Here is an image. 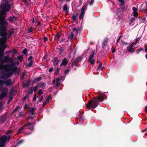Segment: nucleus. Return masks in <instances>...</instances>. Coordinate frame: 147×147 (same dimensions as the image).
Segmentation results:
<instances>
[{
	"label": "nucleus",
	"instance_id": "nucleus-61",
	"mask_svg": "<svg viewBox=\"0 0 147 147\" xmlns=\"http://www.w3.org/2000/svg\"><path fill=\"white\" fill-rule=\"evenodd\" d=\"M18 108V107H16V109H15V111H17V110Z\"/></svg>",
	"mask_w": 147,
	"mask_h": 147
},
{
	"label": "nucleus",
	"instance_id": "nucleus-6",
	"mask_svg": "<svg viewBox=\"0 0 147 147\" xmlns=\"http://www.w3.org/2000/svg\"><path fill=\"white\" fill-rule=\"evenodd\" d=\"M35 109L33 108H30L28 112V114H29V117H28V119H32L34 117V112L35 111Z\"/></svg>",
	"mask_w": 147,
	"mask_h": 147
},
{
	"label": "nucleus",
	"instance_id": "nucleus-2",
	"mask_svg": "<svg viewBox=\"0 0 147 147\" xmlns=\"http://www.w3.org/2000/svg\"><path fill=\"white\" fill-rule=\"evenodd\" d=\"M103 97L102 96H100L97 98L90 100L86 105L87 107L90 109L91 108L92 109L95 108L98 105V101L101 102Z\"/></svg>",
	"mask_w": 147,
	"mask_h": 147
},
{
	"label": "nucleus",
	"instance_id": "nucleus-25",
	"mask_svg": "<svg viewBox=\"0 0 147 147\" xmlns=\"http://www.w3.org/2000/svg\"><path fill=\"white\" fill-rule=\"evenodd\" d=\"M24 129V127H22L20 128L18 131V133H20L22 132L23 131Z\"/></svg>",
	"mask_w": 147,
	"mask_h": 147
},
{
	"label": "nucleus",
	"instance_id": "nucleus-59",
	"mask_svg": "<svg viewBox=\"0 0 147 147\" xmlns=\"http://www.w3.org/2000/svg\"><path fill=\"white\" fill-rule=\"evenodd\" d=\"M55 82V80H53V83H54Z\"/></svg>",
	"mask_w": 147,
	"mask_h": 147
},
{
	"label": "nucleus",
	"instance_id": "nucleus-7",
	"mask_svg": "<svg viewBox=\"0 0 147 147\" xmlns=\"http://www.w3.org/2000/svg\"><path fill=\"white\" fill-rule=\"evenodd\" d=\"M87 9V6L86 5L83 6L81 9V14L79 17L80 19H82L85 13V11Z\"/></svg>",
	"mask_w": 147,
	"mask_h": 147
},
{
	"label": "nucleus",
	"instance_id": "nucleus-62",
	"mask_svg": "<svg viewBox=\"0 0 147 147\" xmlns=\"http://www.w3.org/2000/svg\"><path fill=\"white\" fill-rule=\"evenodd\" d=\"M102 65V64H99V67H100Z\"/></svg>",
	"mask_w": 147,
	"mask_h": 147
},
{
	"label": "nucleus",
	"instance_id": "nucleus-36",
	"mask_svg": "<svg viewBox=\"0 0 147 147\" xmlns=\"http://www.w3.org/2000/svg\"><path fill=\"white\" fill-rule=\"evenodd\" d=\"M48 40V39L46 37H44V42H45L46 41H47Z\"/></svg>",
	"mask_w": 147,
	"mask_h": 147
},
{
	"label": "nucleus",
	"instance_id": "nucleus-53",
	"mask_svg": "<svg viewBox=\"0 0 147 147\" xmlns=\"http://www.w3.org/2000/svg\"><path fill=\"white\" fill-rule=\"evenodd\" d=\"M35 20H34V18H33V20H32V23H35Z\"/></svg>",
	"mask_w": 147,
	"mask_h": 147
},
{
	"label": "nucleus",
	"instance_id": "nucleus-42",
	"mask_svg": "<svg viewBox=\"0 0 147 147\" xmlns=\"http://www.w3.org/2000/svg\"><path fill=\"white\" fill-rule=\"evenodd\" d=\"M38 88V86H35L34 87V92H35L36 91Z\"/></svg>",
	"mask_w": 147,
	"mask_h": 147
},
{
	"label": "nucleus",
	"instance_id": "nucleus-21",
	"mask_svg": "<svg viewBox=\"0 0 147 147\" xmlns=\"http://www.w3.org/2000/svg\"><path fill=\"white\" fill-rule=\"evenodd\" d=\"M120 3L119 5L120 6H122L125 3V1L124 0H117Z\"/></svg>",
	"mask_w": 147,
	"mask_h": 147
},
{
	"label": "nucleus",
	"instance_id": "nucleus-17",
	"mask_svg": "<svg viewBox=\"0 0 147 147\" xmlns=\"http://www.w3.org/2000/svg\"><path fill=\"white\" fill-rule=\"evenodd\" d=\"M53 62L54 65H55L58 63L59 62V60L57 58H55L53 59Z\"/></svg>",
	"mask_w": 147,
	"mask_h": 147
},
{
	"label": "nucleus",
	"instance_id": "nucleus-60",
	"mask_svg": "<svg viewBox=\"0 0 147 147\" xmlns=\"http://www.w3.org/2000/svg\"><path fill=\"white\" fill-rule=\"evenodd\" d=\"M146 59H147V54H146Z\"/></svg>",
	"mask_w": 147,
	"mask_h": 147
},
{
	"label": "nucleus",
	"instance_id": "nucleus-48",
	"mask_svg": "<svg viewBox=\"0 0 147 147\" xmlns=\"http://www.w3.org/2000/svg\"><path fill=\"white\" fill-rule=\"evenodd\" d=\"M29 31L30 32H31L32 31V30L31 27L29 28Z\"/></svg>",
	"mask_w": 147,
	"mask_h": 147
},
{
	"label": "nucleus",
	"instance_id": "nucleus-23",
	"mask_svg": "<svg viewBox=\"0 0 147 147\" xmlns=\"http://www.w3.org/2000/svg\"><path fill=\"white\" fill-rule=\"evenodd\" d=\"M78 28H77L74 27L73 28V31L74 32H75L77 34L78 33Z\"/></svg>",
	"mask_w": 147,
	"mask_h": 147
},
{
	"label": "nucleus",
	"instance_id": "nucleus-24",
	"mask_svg": "<svg viewBox=\"0 0 147 147\" xmlns=\"http://www.w3.org/2000/svg\"><path fill=\"white\" fill-rule=\"evenodd\" d=\"M17 59L18 61H19L20 62H22L23 60V57L22 55H20L17 57Z\"/></svg>",
	"mask_w": 147,
	"mask_h": 147
},
{
	"label": "nucleus",
	"instance_id": "nucleus-30",
	"mask_svg": "<svg viewBox=\"0 0 147 147\" xmlns=\"http://www.w3.org/2000/svg\"><path fill=\"white\" fill-rule=\"evenodd\" d=\"M42 93V90H40L38 91V94L39 95H41Z\"/></svg>",
	"mask_w": 147,
	"mask_h": 147
},
{
	"label": "nucleus",
	"instance_id": "nucleus-57",
	"mask_svg": "<svg viewBox=\"0 0 147 147\" xmlns=\"http://www.w3.org/2000/svg\"><path fill=\"white\" fill-rule=\"evenodd\" d=\"M25 72H23L22 74V75L24 76L25 75Z\"/></svg>",
	"mask_w": 147,
	"mask_h": 147
},
{
	"label": "nucleus",
	"instance_id": "nucleus-56",
	"mask_svg": "<svg viewBox=\"0 0 147 147\" xmlns=\"http://www.w3.org/2000/svg\"><path fill=\"white\" fill-rule=\"evenodd\" d=\"M115 51V49H113L112 50V52L113 53H114Z\"/></svg>",
	"mask_w": 147,
	"mask_h": 147
},
{
	"label": "nucleus",
	"instance_id": "nucleus-43",
	"mask_svg": "<svg viewBox=\"0 0 147 147\" xmlns=\"http://www.w3.org/2000/svg\"><path fill=\"white\" fill-rule=\"evenodd\" d=\"M23 142V140H21L18 142L17 144L18 145L20 144H21V143H22Z\"/></svg>",
	"mask_w": 147,
	"mask_h": 147
},
{
	"label": "nucleus",
	"instance_id": "nucleus-15",
	"mask_svg": "<svg viewBox=\"0 0 147 147\" xmlns=\"http://www.w3.org/2000/svg\"><path fill=\"white\" fill-rule=\"evenodd\" d=\"M132 9L133 11L134 16L136 17H137L138 16L137 9L135 7H133Z\"/></svg>",
	"mask_w": 147,
	"mask_h": 147
},
{
	"label": "nucleus",
	"instance_id": "nucleus-35",
	"mask_svg": "<svg viewBox=\"0 0 147 147\" xmlns=\"http://www.w3.org/2000/svg\"><path fill=\"white\" fill-rule=\"evenodd\" d=\"M43 98V96H41V97L38 100V102H41L42 101Z\"/></svg>",
	"mask_w": 147,
	"mask_h": 147
},
{
	"label": "nucleus",
	"instance_id": "nucleus-52",
	"mask_svg": "<svg viewBox=\"0 0 147 147\" xmlns=\"http://www.w3.org/2000/svg\"><path fill=\"white\" fill-rule=\"evenodd\" d=\"M24 76L22 75V76H21V79L22 80H23L24 78Z\"/></svg>",
	"mask_w": 147,
	"mask_h": 147
},
{
	"label": "nucleus",
	"instance_id": "nucleus-51",
	"mask_svg": "<svg viewBox=\"0 0 147 147\" xmlns=\"http://www.w3.org/2000/svg\"><path fill=\"white\" fill-rule=\"evenodd\" d=\"M22 113H20L19 114V116H22Z\"/></svg>",
	"mask_w": 147,
	"mask_h": 147
},
{
	"label": "nucleus",
	"instance_id": "nucleus-46",
	"mask_svg": "<svg viewBox=\"0 0 147 147\" xmlns=\"http://www.w3.org/2000/svg\"><path fill=\"white\" fill-rule=\"evenodd\" d=\"M32 59V57L31 56H30L29 58L28 59V61H30Z\"/></svg>",
	"mask_w": 147,
	"mask_h": 147
},
{
	"label": "nucleus",
	"instance_id": "nucleus-11",
	"mask_svg": "<svg viewBox=\"0 0 147 147\" xmlns=\"http://www.w3.org/2000/svg\"><path fill=\"white\" fill-rule=\"evenodd\" d=\"M68 62V60L66 58H65L63 59L62 62V63L60 65L61 67L62 65L65 66L66 65Z\"/></svg>",
	"mask_w": 147,
	"mask_h": 147
},
{
	"label": "nucleus",
	"instance_id": "nucleus-58",
	"mask_svg": "<svg viewBox=\"0 0 147 147\" xmlns=\"http://www.w3.org/2000/svg\"><path fill=\"white\" fill-rule=\"evenodd\" d=\"M145 52H147V47L145 49Z\"/></svg>",
	"mask_w": 147,
	"mask_h": 147
},
{
	"label": "nucleus",
	"instance_id": "nucleus-19",
	"mask_svg": "<svg viewBox=\"0 0 147 147\" xmlns=\"http://www.w3.org/2000/svg\"><path fill=\"white\" fill-rule=\"evenodd\" d=\"M108 40V39L107 38H105V39L104 40L102 43V46L103 47H104L107 44Z\"/></svg>",
	"mask_w": 147,
	"mask_h": 147
},
{
	"label": "nucleus",
	"instance_id": "nucleus-41",
	"mask_svg": "<svg viewBox=\"0 0 147 147\" xmlns=\"http://www.w3.org/2000/svg\"><path fill=\"white\" fill-rule=\"evenodd\" d=\"M36 98V94H35L34 95V97L33 98V100H34L35 101Z\"/></svg>",
	"mask_w": 147,
	"mask_h": 147
},
{
	"label": "nucleus",
	"instance_id": "nucleus-3",
	"mask_svg": "<svg viewBox=\"0 0 147 147\" xmlns=\"http://www.w3.org/2000/svg\"><path fill=\"white\" fill-rule=\"evenodd\" d=\"M7 73L4 74L3 75L1 76L0 77L3 76ZM9 77H4V78L1 79L0 78V91L1 92L2 88H4L3 86V85L5 84L6 86H10L13 85V82L10 79H9L7 80H5L6 78H8ZM5 88H6L8 90V89H7L6 87Z\"/></svg>",
	"mask_w": 147,
	"mask_h": 147
},
{
	"label": "nucleus",
	"instance_id": "nucleus-14",
	"mask_svg": "<svg viewBox=\"0 0 147 147\" xmlns=\"http://www.w3.org/2000/svg\"><path fill=\"white\" fill-rule=\"evenodd\" d=\"M62 77H61L57 78L56 80V86L57 87H59L60 86L61 83V81L62 80Z\"/></svg>",
	"mask_w": 147,
	"mask_h": 147
},
{
	"label": "nucleus",
	"instance_id": "nucleus-10",
	"mask_svg": "<svg viewBox=\"0 0 147 147\" xmlns=\"http://www.w3.org/2000/svg\"><path fill=\"white\" fill-rule=\"evenodd\" d=\"M95 53V51H94L90 55L89 57V62L91 64L93 63L94 62V60L92 59Z\"/></svg>",
	"mask_w": 147,
	"mask_h": 147
},
{
	"label": "nucleus",
	"instance_id": "nucleus-1",
	"mask_svg": "<svg viewBox=\"0 0 147 147\" xmlns=\"http://www.w3.org/2000/svg\"><path fill=\"white\" fill-rule=\"evenodd\" d=\"M3 3L0 5V8L2 9L0 11V36L2 37L0 38V63L9 62V64L3 65L0 64V70H1L0 74L5 72H7V74L0 77V78L3 79L4 77H11L13 73L17 70V65L18 62L14 61L15 59L9 58V53L11 52V50L6 52L7 55L4 57V51L6 47L5 45L7 41L6 33L7 27L8 26V23L5 20V15L6 12L9 11L10 9V5L8 4V0H3Z\"/></svg>",
	"mask_w": 147,
	"mask_h": 147
},
{
	"label": "nucleus",
	"instance_id": "nucleus-40",
	"mask_svg": "<svg viewBox=\"0 0 147 147\" xmlns=\"http://www.w3.org/2000/svg\"><path fill=\"white\" fill-rule=\"evenodd\" d=\"M61 35L60 34H57V37L59 38H60Z\"/></svg>",
	"mask_w": 147,
	"mask_h": 147
},
{
	"label": "nucleus",
	"instance_id": "nucleus-18",
	"mask_svg": "<svg viewBox=\"0 0 147 147\" xmlns=\"http://www.w3.org/2000/svg\"><path fill=\"white\" fill-rule=\"evenodd\" d=\"M74 37V34L72 32H70L68 35L69 38L71 40V41L72 40L73 38Z\"/></svg>",
	"mask_w": 147,
	"mask_h": 147
},
{
	"label": "nucleus",
	"instance_id": "nucleus-5",
	"mask_svg": "<svg viewBox=\"0 0 147 147\" xmlns=\"http://www.w3.org/2000/svg\"><path fill=\"white\" fill-rule=\"evenodd\" d=\"M8 90L6 88H2L0 94V100H2L6 96Z\"/></svg>",
	"mask_w": 147,
	"mask_h": 147
},
{
	"label": "nucleus",
	"instance_id": "nucleus-49",
	"mask_svg": "<svg viewBox=\"0 0 147 147\" xmlns=\"http://www.w3.org/2000/svg\"><path fill=\"white\" fill-rule=\"evenodd\" d=\"M120 40V39L119 38H118V39L117 40V43H116V44L117 45V43Z\"/></svg>",
	"mask_w": 147,
	"mask_h": 147
},
{
	"label": "nucleus",
	"instance_id": "nucleus-16",
	"mask_svg": "<svg viewBox=\"0 0 147 147\" xmlns=\"http://www.w3.org/2000/svg\"><path fill=\"white\" fill-rule=\"evenodd\" d=\"M38 86L39 87L43 88L45 87L46 84L44 83L40 82L38 84Z\"/></svg>",
	"mask_w": 147,
	"mask_h": 147
},
{
	"label": "nucleus",
	"instance_id": "nucleus-63",
	"mask_svg": "<svg viewBox=\"0 0 147 147\" xmlns=\"http://www.w3.org/2000/svg\"><path fill=\"white\" fill-rule=\"evenodd\" d=\"M121 36H119V38L120 39V38H121Z\"/></svg>",
	"mask_w": 147,
	"mask_h": 147
},
{
	"label": "nucleus",
	"instance_id": "nucleus-27",
	"mask_svg": "<svg viewBox=\"0 0 147 147\" xmlns=\"http://www.w3.org/2000/svg\"><path fill=\"white\" fill-rule=\"evenodd\" d=\"M140 38H141L140 37H138L136 38V40L135 42H134V44L135 45L138 42L140 41Z\"/></svg>",
	"mask_w": 147,
	"mask_h": 147
},
{
	"label": "nucleus",
	"instance_id": "nucleus-54",
	"mask_svg": "<svg viewBox=\"0 0 147 147\" xmlns=\"http://www.w3.org/2000/svg\"><path fill=\"white\" fill-rule=\"evenodd\" d=\"M145 110L146 112H147V106L145 107Z\"/></svg>",
	"mask_w": 147,
	"mask_h": 147
},
{
	"label": "nucleus",
	"instance_id": "nucleus-44",
	"mask_svg": "<svg viewBox=\"0 0 147 147\" xmlns=\"http://www.w3.org/2000/svg\"><path fill=\"white\" fill-rule=\"evenodd\" d=\"M127 7L124 6H123L122 8V9L123 11H125Z\"/></svg>",
	"mask_w": 147,
	"mask_h": 147
},
{
	"label": "nucleus",
	"instance_id": "nucleus-45",
	"mask_svg": "<svg viewBox=\"0 0 147 147\" xmlns=\"http://www.w3.org/2000/svg\"><path fill=\"white\" fill-rule=\"evenodd\" d=\"M11 100H12L11 98H9V100L8 101V102H7V103L9 104L10 102H11Z\"/></svg>",
	"mask_w": 147,
	"mask_h": 147
},
{
	"label": "nucleus",
	"instance_id": "nucleus-22",
	"mask_svg": "<svg viewBox=\"0 0 147 147\" xmlns=\"http://www.w3.org/2000/svg\"><path fill=\"white\" fill-rule=\"evenodd\" d=\"M63 11H65L66 13L68 12V11L67 9V5L66 4L64 5L63 7Z\"/></svg>",
	"mask_w": 147,
	"mask_h": 147
},
{
	"label": "nucleus",
	"instance_id": "nucleus-55",
	"mask_svg": "<svg viewBox=\"0 0 147 147\" xmlns=\"http://www.w3.org/2000/svg\"><path fill=\"white\" fill-rule=\"evenodd\" d=\"M41 22L40 21H38V24L37 25V26H38V25H39L40 24Z\"/></svg>",
	"mask_w": 147,
	"mask_h": 147
},
{
	"label": "nucleus",
	"instance_id": "nucleus-50",
	"mask_svg": "<svg viewBox=\"0 0 147 147\" xmlns=\"http://www.w3.org/2000/svg\"><path fill=\"white\" fill-rule=\"evenodd\" d=\"M2 106V104H1V102H0V110H1V109Z\"/></svg>",
	"mask_w": 147,
	"mask_h": 147
},
{
	"label": "nucleus",
	"instance_id": "nucleus-31",
	"mask_svg": "<svg viewBox=\"0 0 147 147\" xmlns=\"http://www.w3.org/2000/svg\"><path fill=\"white\" fill-rule=\"evenodd\" d=\"M94 2V0H91L89 2V5H92Z\"/></svg>",
	"mask_w": 147,
	"mask_h": 147
},
{
	"label": "nucleus",
	"instance_id": "nucleus-20",
	"mask_svg": "<svg viewBox=\"0 0 147 147\" xmlns=\"http://www.w3.org/2000/svg\"><path fill=\"white\" fill-rule=\"evenodd\" d=\"M78 14L76 13H75L73 14L72 16V18L73 20L74 21L76 20L77 18Z\"/></svg>",
	"mask_w": 147,
	"mask_h": 147
},
{
	"label": "nucleus",
	"instance_id": "nucleus-29",
	"mask_svg": "<svg viewBox=\"0 0 147 147\" xmlns=\"http://www.w3.org/2000/svg\"><path fill=\"white\" fill-rule=\"evenodd\" d=\"M135 19L136 18H131L130 20V22L129 23L130 24H131L133 22V21L135 20Z\"/></svg>",
	"mask_w": 147,
	"mask_h": 147
},
{
	"label": "nucleus",
	"instance_id": "nucleus-47",
	"mask_svg": "<svg viewBox=\"0 0 147 147\" xmlns=\"http://www.w3.org/2000/svg\"><path fill=\"white\" fill-rule=\"evenodd\" d=\"M53 71V68H50L49 70V72H51Z\"/></svg>",
	"mask_w": 147,
	"mask_h": 147
},
{
	"label": "nucleus",
	"instance_id": "nucleus-33",
	"mask_svg": "<svg viewBox=\"0 0 147 147\" xmlns=\"http://www.w3.org/2000/svg\"><path fill=\"white\" fill-rule=\"evenodd\" d=\"M143 50V49L142 48H141L137 50L136 51V52L137 53H139V52L141 50Z\"/></svg>",
	"mask_w": 147,
	"mask_h": 147
},
{
	"label": "nucleus",
	"instance_id": "nucleus-9",
	"mask_svg": "<svg viewBox=\"0 0 147 147\" xmlns=\"http://www.w3.org/2000/svg\"><path fill=\"white\" fill-rule=\"evenodd\" d=\"M7 20L11 23H13L17 20V18L15 16L9 17L8 18Z\"/></svg>",
	"mask_w": 147,
	"mask_h": 147
},
{
	"label": "nucleus",
	"instance_id": "nucleus-32",
	"mask_svg": "<svg viewBox=\"0 0 147 147\" xmlns=\"http://www.w3.org/2000/svg\"><path fill=\"white\" fill-rule=\"evenodd\" d=\"M28 96L26 95L25 97H24L23 98V100L24 101L26 98H28Z\"/></svg>",
	"mask_w": 147,
	"mask_h": 147
},
{
	"label": "nucleus",
	"instance_id": "nucleus-64",
	"mask_svg": "<svg viewBox=\"0 0 147 147\" xmlns=\"http://www.w3.org/2000/svg\"><path fill=\"white\" fill-rule=\"evenodd\" d=\"M31 132H29V133H28L27 134H29L30 133H31Z\"/></svg>",
	"mask_w": 147,
	"mask_h": 147
},
{
	"label": "nucleus",
	"instance_id": "nucleus-37",
	"mask_svg": "<svg viewBox=\"0 0 147 147\" xmlns=\"http://www.w3.org/2000/svg\"><path fill=\"white\" fill-rule=\"evenodd\" d=\"M11 51V52H12L14 54H16L17 52V51L16 49H14Z\"/></svg>",
	"mask_w": 147,
	"mask_h": 147
},
{
	"label": "nucleus",
	"instance_id": "nucleus-34",
	"mask_svg": "<svg viewBox=\"0 0 147 147\" xmlns=\"http://www.w3.org/2000/svg\"><path fill=\"white\" fill-rule=\"evenodd\" d=\"M27 49H24L23 51V53L25 55L27 54Z\"/></svg>",
	"mask_w": 147,
	"mask_h": 147
},
{
	"label": "nucleus",
	"instance_id": "nucleus-12",
	"mask_svg": "<svg viewBox=\"0 0 147 147\" xmlns=\"http://www.w3.org/2000/svg\"><path fill=\"white\" fill-rule=\"evenodd\" d=\"M34 124H32L28 122L27 123L26 125L24 126V127H25L27 126H30V127H29V129H30L31 131H32L33 129V127L34 125Z\"/></svg>",
	"mask_w": 147,
	"mask_h": 147
},
{
	"label": "nucleus",
	"instance_id": "nucleus-38",
	"mask_svg": "<svg viewBox=\"0 0 147 147\" xmlns=\"http://www.w3.org/2000/svg\"><path fill=\"white\" fill-rule=\"evenodd\" d=\"M13 33V32H11V31H9V37H10L11 36V35H12V34Z\"/></svg>",
	"mask_w": 147,
	"mask_h": 147
},
{
	"label": "nucleus",
	"instance_id": "nucleus-28",
	"mask_svg": "<svg viewBox=\"0 0 147 147\" xmlns=\"http://www.w3.org/2000/svg\"><path fill=\"white\" fill-rule=\"evenodd\" d=\"M30 85V83L29 82H27L25 84H24L23 87H27L28 86H29Z\"/></svg>",
	"mask_w": 147,
	"mask_h": 147
},
{
	"label": "nucleus",
	"instance_id": "nucleus-4",
	"mask_svg": "<svg viewBox=\"0 0 147 147\" xmlns=\"http://www.w3.org/2000/svg\"><path fill=\"white\" fill-rule=\"evenodd\" d=\"M10 136H9L4 135L0 137V147H5V144L8 142Z\"/></svg>",
	"mask_w": 147,
	"mask_h": 147
},
{
	"label": "nucleus",
	"instance_id": "nucleus-13",
	"mask_svg": "<svg viewBox=\"0 0 147 147\" xmlns=\"http://www.w3.org/2000/svg\"><path fill=\"white\" fill-rule=\"evenodd\" d=\"M42 79V78L40 76L32 80V83L34 84L36 82H38L40 81Z\"/></svg>",
	"mask_w": 147,
	"mask_h": 147
},
{
	"label": "nucleus",
	"instance_id": "nucleus-39",
	"mask_svg": "<svg viewBox=\"0 0 147 147\" xmlns=\"http://www.w3.org/2000/svg\"><path fill=\"white\" fill-rule=\"evenodd\" d=\"M69 69H67L65 70V74H67L69 72Z\"/></svg>",
	"mask_w": 147,
	"mask_h": 147
},
{
	"label": "nucleus",
	"instance_id": "nucleus-26",
	"mask_svg": "<svg viewBox=\"0 0 147 147\" xmlns=\"http://www.w3.org/2000/svg\"><path fill=\"white\" fill-rule=\"evenodd\" d=\"M33 90L32 88H29L28 93L29 94H31L32 93Z\"/></svg>",
	"mask_w": 147,
	"mask_h": 147
},
{
	"label": "nucleus",
	"instance_id": "nucleus-8",
	"mask_svg": "<svg viewBox=\"0 0 147 147\" xmlns=\"http://www.w3.org/2000/svg\"><path fill=\"white\" fill-rule=\"evenodd\" d=\"M135 46V45L134 44V42H133L132 43L131 45H130L129 46H128L127 47V51L131 53H132V52L134 51L135 49L134 48V47Z\"/></svg>",
	"mask_w": 147,
	"mask_h": 147
}]
</instances>
